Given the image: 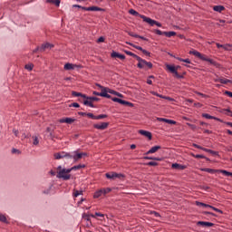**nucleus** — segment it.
Here are the masks:
<instances>
[{
    "mask_svg": "<svg viewBox=\"0 0 232 232\" xmlns=\"http://www.w3.org/2000/svg\"><path fill=\"white\" fill-rule=\"evenodd\" d=\"M70 169H62L61 166L57 168V179H63V180H70L71 175Z\"/></svg>",
    "mask_w": 232,
    "mask_h": 232,
    "instance_id": "obj_1",
    "label": "nucleus"
},
{
    "mask_svg": "<svg viewBox=\"0 0 232 232\" xmlns=\"http://www.w3.org/2000/svg\"><path fill=\"white\" fill-rule=\"evenodd\" d=\"M189 53L198 57L199 59H201L203 61L210 63L212 65H215V66L218 65V63L214 60L208 58L207 55L202 54V53H200L199 52H198L196 50L190 51Z\"/></svg>",
    "mask_w": 232,
    "mask_h": 232,
    "instance_id": "obj_2",
    "label": "nucleus"
},
{
    "mask_svg": "<svg viewBox=\"0 0 232 232\" xmlns=\"http://www.w3.org/2000/svg\"><path fill=\"white\" fill-rule=\"evenodd\" d=\"M82 157H87V153L79 152V150L69 152V159H73V162H78Z\"/></svg>",
    "mask_w": 232,
    "mask_h": 232,
    "instance_id": "obj_3",
    "label": "nucleus"
},
{
    "mask_svg": "<svg viewBox=\"0 0 232 232\" xmlns=\"http://www.w3.org/2000/svg\"><path fill=\"white\" fill-rule=\"evenodd\" d=\"M137 61L139 62L138 67H139L140 69H143V68H145L146 66H148L150 69H151L152 66H153V64H152L151 63L147 62V61L141 59L140 56L137 57Z\"/></svg>",
    "mask_w": 232,
    "mask_h": 232,
    "instance_id": "obj_4",
    "label": "nucleus"
},
{
    "mask_svg": "<svg viewBox=\"0 0 232 232\" xmlns=\"http://www.w3.org/2000/svg\"><path fill=\"white\" fill-rule=\"evenodd\" d=\"M96 86H98L99 88L102 89V92H100V96L105 97V98H108V99L111 98V96L110 94H108L109 93V92H108L109 88L108 87H103L99 83H97Z\"/></svg>",
    "mask_w": 232,
    "mask_h": 232,
    "instance_id": "obj_5",
    "label": "nucleus"
},
{
    "mask_svg": "<svg viewBox=\"0 0 232 232\" xmlns=\"http://www.w3.org/2000/svg\"><path fill=\"white\" fill-rule=\"evenodd\" d=\"M141 19H143L144 22L148 23L149 24H150L151 26H153L154 24H156L159 27H161L162 24L155 20H152L147 16H142L141 15Z\"/></svg>",
    "mask_w": 232,
    "mask_h": 232,
    "instance_id": "obj_6",
    "label": "nucleus"
},
{
    "mask_svg": "<svg viewBox=\"0 0 232 232\" xmlns=\"http://www.w3.org/2000/svg\"><path fill=\"white\" fill-rule=\"evenodd\" d=\"M73 7H78V8H82V10H85V11H104V9L102 8H100V7H97V6H92V7H82L81 5H74Z\"/></svg>",
    "mask_w": 232,
    "mask_h": 232,
    "instance_id": "obj_7",
    "label": "nucleus"
},
{
    "mask_svg": "<svg viewBox=\"0 0 232 232\" xmlns=\"http://www.w3.org/2000/svg\"><path fill=\"white\" fill-rule=\"evenodd\" d=\"M53 157L56 160H60V159H69V152H57L53 154Z\"/></svg>",
    "mask_w": 232,
    "mask_h": 232,
    "instance_id": "obj_8",
    "label": "nucleus"
},
{
    "mask_svg": "<svg viewBox=\"0 0 232 232\" xmlns=\"http://www.w3.org/2000/svg\"><path fill=\"white\" fill-rule=\"evenodd\" d=\"M109 126L108 122L97 123L93 125L95 130H106Z\"/></svg>",
    "mask_w": 232,
    "mask_h": 232,
    "instance_id": "obj_9",
    "label": "nucleus"
},
{
    "mask_svg": "<svg viewBox=\"0 0 232 232\" xmlns=\"http://www.w3.org/2000/svg\"><path fill=\"white\" fill-rule=\"evenodd\" d=\"M112 101L115 102H119L122 105L133 106V104L131 102H126V101L119 99V98H112Z\"/></svg>",
    "mask_w": 232,
    "mask_h": 232,
    "instance_id": "obj_10",
    "label": "nucleus"
},
{
    "mask_svg": "<svg viewBox=\"0 0 232 232\" xmlns=\"http://www.w3.org/2000/svg\"><path fill=\"white\" fill-rule=\"evenodd\" d=\"M198 226L203 227H213L214 223L207 222V221H198Z\"/></svg>",
    "mask_w": 232,
    "mask_h": 232,
    "instance_id": "obj_11",
    "label": "nucleus"
},
{
    "mask_svg": "<svg viewBox=\"0 0 232 232\" xmlns=\"http://www.w3.org/2000/svg\"><path fill=\"white\" fill-rule=\"evenodd\" d=\"M74 119L72 118H63L59 121V122H61V124H72V122H74Z\"/></svg>",
    "mask_w": 232,
    "mask_h": 232,
    "instance_id": "obj_12",
    "label": "nucleus"
},
{
    "mask_svg": "<svg viewBox=\"0 0 232 232\" xmlns=\"http://www.w3.org/2000/svg\"><path fill=\"white\" fill-rule=\"evenodd\" d=\"M107 179H121L122 177L121 174H118L116 172H111V173H106Z\"/></svg>",
    "mask_w": 232,
    "mask_h": 232,
    "instance_id": "obj_13",
    "label": "nucleus"
},
{
    "mask_svg": "<svg viewBox=\"0 0 232 232\" xmlns=\"http://www.w3.org/2000/svg\"><path fill=\"white\" fill-rule=\"evenodd\" d=\"M139 133H140V135H143L144 137H146L150 140H151V139H152V134L150 131L140 130Z\"/></svg>",
    "mask_w": 232,
    "mask_h": 232,
    "instance_id": "obj_14",
    "label": "nucleus"
},
{
    "mask_svg": "<svg viewBox=\"0 0 232 232\" xmlns=\"http://www.w3.org/2000/svg\"><path fill=\"white\" fill-rule=\"evenodd\" d=\"M81 65H77V64H72V63H66L64 65V69L69 71V70H74L75 68H80Z\"/></svg>",
    "mask_w": 232,
    "mask_h": 232,
    "instance_id": "obj_15",
    "label": "nucleus"
},
{
    "mask_svg": "<svg viewBox=\"0 0 232 232\" xmlns=\"http://www.w3.org/2000/svg\"><path fill=\"white\" fill-rule=\"evenodd\" d=\"M157 120H158L160 122H167V124H177V122H176L175 121L169 120V119L157 118Z\"/></svg>",
    "mask_w": 232,
    "mask_h": 232,
    "instance_id": "obj_16",
    "label": "nucleus"
},
{
    "mask_svg": "<svg viewBox=\"0 0 232 232\" xmlns=\"http://www.w3.org/2000/svg\"><path fill=\"white\" fill-rule=\"evenodd\" d=\"M159 150H161L160 146H154L146 153V155H150L152 153H156V151H158Z\"/></svg>",
    "mask_w": 232,
    "mask_h": 232,
    "instance_id": "obj_17",
    "label": "nucleus"
},
{
    "mask_svg": "<svg viewBox=\"0 0 232 232\" xmlns=\"http://www.w3.org/2000/svg\"><path fill=\"white\" fill-rule=\"evenodd\" d=\"M202 116H203L204 118H206V119H214V120L218 121V122H224L221 119L217 118V117H214V116H211V115H209V114H208V113H203Z\"/></svg>",
    "mask_w": 232,
    "mask_h": 232,
    "instance_id": "obj_18",
    "label": "nucleus"
},
{
    "mask_svg": "<svg viewBox=\"0 0 232 232\" xmlns=\"http://www.w3.org/2000/svg\"><path fill=\"white\" fill-rule=\"evenodd\" d=\"M171 168H173V169H186V166L180 165L179 163H173Z\"/></svg>",
    "mask_w": 232,
    "mask_h": 232,
    "instance_id": "obj_19",
    "label": "nucleus"
},
{
    "mask_svg": "<svg viewBox=\"0 0 232 232\" xmlns=\"http://www.w3.org/2000/svg\"><path fill=\"white\" fill-rule=\"evenodd\" d=\"M167 70L170 71L172 73H175L179 66L175 67L173 65L166 64Z\"/></svg>",
    "mask_w": 232,
    "mask_h": 232,
    "instance_id": "obj_20",
    "label": "nucleus"
},
{
    "mask_svg": "<svg viewBox=\"0 0 232 232\" xmlns=\"http://www.w3.org/2000/svg\"><path fill=\"white\" fill-rule=\"evenodd\" d=\"M53 44H50L46 43V44H43V45L41 46L40 50L43 52V51H44L45 49H51V48H53Z\"/></svg>",
    "mask_w": 232,
    "mask_h": 232,
    "instance_id": "obj_21",
    "label": "nucleus"
},
{
    "mask_svg": "<svg viewBox=\"0 0 232 232\" xmlns=\"http://www.w3.org/2000/svg\"><path fill=\"white\" fill-rule=\"evenodd\" d=\"M111 56L115 57V58H120L121 60H124L125 59V56L123 54H120V53H118L116 52H113L111 53Z\"/></svg>",
    "mask_w": 232,
    "mask_h": 232,
    "instance_id": "obj_22",
    "label": "nucleus"
},
{
    "mask_svg": "<svg viewBox=\"0 0 232 232\" xmlns=\"http://www.w3.org/2000/svg\"><path fill=\"white\" fill-rule=\"evenodd\" d=\"M86 100L83 102V104L84 105H88L92 108L94 107V105L92 104V100H89L88 97L85 98Z\"/></svg>",
    "mask_w": 232,
    "mask_h": 232,
    "instance_id": "obj_23",
    "label": "nucleus"
},
{
    "mask_svg": "<svg viewBox=\"0 0 232 232\" xmlns=\"http://www.w3.org/2000/svg\"><path fill=\"white\" fill-rule=\"evenodd\" d=\"M202 171H207V173H212V174H214V173H218L219 170L206 168V169H203Z\"/></svg>",
    "mask_w": 232,
    "mask_h": 232,
    "instance_id": "obj_24",
    "label": "nucleus"
},
{
    "mask_svg": "<svg viewBox=\"0 0 232 232\" xmlns=\"http://www.w3.org/2000/svg\"><path fill=\"white\" fill-rule=\"evenodd\" d=\"M103 195L102 188L97 190L94 194V198H99Z\"/></svg>",
    "mask_w": 232,
    "mask_h": 232,
    "instance_id": "obj_25",
    "label": "nucleus"
},
{
    "mask_svg": "<svg viewBox=\"0 0 232 232\" xmlns=\"http://www.w3.org/2000/svg\"><path fill=\"white\" fill-rule=\"evenodd\" d=\"M96 217L101 218H104V214L100 213V212H96L94 215L91 214V218H96Z\"/></svg>",
    "mask_w": 232,
    "mask_h": 232,
    "instance_id": "obj_26",
    "label": "nucleus"
},
{
    "mask_svg": "<svg viewBox=\"0 0 232 232\" xmlns=\"http://www.w3.org/2000/svg\"><path fill=\"white\" fill-rule=\"evenodd\" d=\"M213 9H214L216 12L221 13L222 11L225 10V7L222 6V5H216V6L213 7Z\"/></svg>",
    "mask_w": 232,
    "mask_h": 232,
    "instance_id": "obj_27",
    "label": "nucleus"
},
{
    "mask_svg": "<svg viewBox=\"0 0 232 232\" xmlns=\"http://www.w3.org/2000/svg\"><path fill=\"white\" fill-rule=\"evenodd\" d=\"M129 13H130V14L134 15V16H139V17H140V18H141V16H145V15H143V14H140L138 12H136V11L133 10V9H130V10L129 11Z\"/></svg>",
    "mask_w": 232,
    "mask_h": 232,
    "instance_id": "obj_28",
    "label": "nucleus"
},
{
    "mask_svg": "<svg viewBox=\"0 0 232 232\" xmlns=\"http://www.w3.org/2000/svg\"><path fill=\"white\" fill-rule=\"evenodd\" d=\"M82 168H85V165L80 164V165H77V166H73L70 169H71V171H73V170H76V169H82Z\"/></svg>",
    "mask_w": 232,
    "mask_h": 232,
    "instance_id": "obj_29",
    "label": "nucleus"
},
{
    "mask_svg": "<svg viewBox=\"0 0 232 232\" xmlns=\"http://www.w3.org/2000/svg\"><path fill=\"white\" fill-rule=\"evenodd\" d=\"M47 3L53 4L56 6L60 5L61 1L60 0H46Z\"/></svg>",
    "mask_w": 232,
    "mask_h": 232,
    "instance_id": "obj_30",
    "label": "nucleus"
},
{
    "mask_svg": "<svg viewBox=\"0 0 232 232\" xmlns=\"http://www.w3.org/2000/svg\"><path fill=\"white\" fill-rule=\"evenodd\" d=\"M0 222L7 224V219L5 215H3L2 213H0Z\"/></svg>",
    "mask_w": 232,
    "mask_h": 232,
    "instance_id": "obj_31",
    "label": "nucleus"
},
{
    "mask_svg": "<svg viewBox=\"0 0 232 232\" xmlns=\"http://www.w3.org/2000/svg\"><path fill=\"white\" fill-rule=\"evenodd\" d=\"M218 173H223L226 177H232V172H228L227 170H218Z\"/></svg>",
    "mask_w": 232,
    "mask_h": 232,
    "instance_id": "obj_32",
    "label": "nucleus"
},
{
    "mask_svg": "<svg viewBox=\"0 0 232 232\" xmlns=\"http://www.w3.org/2000/svg\"><path fill=\"white\" fill-rule=\"evenodd\" d=\"M103 196H106L107 194L111 192V188H102Z\"/></svg>",
    "mask_w": 232,
    "mask_h": 232,
    "instance_id": "obj_33",
    "label": "nucleus"
},
{
    "mask_svg": "<svg viewBox=\"0 0 232 232\" xmlns=\"http://www.w3.org/2000/svg\"><path fill=\"white\" fill-rule=\"evenodd\" d=\"M144 159H145L146 160H159V161H160V160H161V159H160V158H156V157H148V156L144 157Z\"/></svg>",
    "mask_w": 232,
    "mask_h": 232,
    "instance_id": "obj_34",
    "label": "nucleus"
},
{
    "mask_svg": "<svg viewBox=\"0 0 232 232\" xmlns=\"http://www.w3.org/2000/svg\"><path fill=\"white\" fill-rule=\"evenodd\" d=\"M219 82L223 84H227L228 82H232V81L226 78H219Z\"/></svg>",
    "mask_w": 232,
    "mask_h": 232,
    "instance_id": "obj_35",
    "label": "nucleus"
},
{
    "mask_svg": "<svg viewBox=\"0 0 232 232\" xmlns=\"http://www.w3.org/2000/svg\"><path fill=\"white\" fill-rule=\"evenodd\" d=\"M32 139L34 140L33 141L34 146H38V144H39L38 137L37 136H33Z\"/></svg>",
    "mask_w": 232,
    "mask_h": 232,
    "instance_id": "obj_36",
    "label": "nucleus"
},
{
    "mask_svg": "<svg viewBox=\"0 0 232 232\" xmlns=\"http://www.w3.org/2000/svg\"><path fill=\"white\" fill-rule=\"evenodd\" d=\"M72 94L73 96H75V97L81 96V97H82V98H86V95L82 94L81 92H72Z\"/></svg>",
    "mask_w": 232,
    "mask_h": 232,
    "instance_id": "obj_37",
    "label": "nucleus"
},
{
    "mask_svg": "<svg viewBox=\"0 0 232 232\" xmlns=\"http://www.w3.org/2000/svg\"><path fill=\"white\" fill-rule=\"evenodd\" d=\"M224 49H225L226 51L232 52V44H224Z\"/></svg>",
    "mask_w": 232,
    "mask_h": 232,
    "instance_id": "obj_38",
    "label": "nucleus"
},
{
    "mask_svg": "<svg viewBox=\"0 0 232 232\" xmlns=\"http://www.w3.org/2000/svg\"><path fill=\"white\" fill-rule=\"evenodd\" d=\"M91 215L90 214H82V218L88 222L91 221V218H90Z\"/></svg>",
    "mask_w": 232,
    "mask_h": 232,
    "instance_id": "obj_39",
    "label": "nucleus"
},
{
    "mask_svg": "<svg viewBox=\"0 0 232 232\" xmlns=\"http://www.w3.org/2000/svg\"><path fill=\"white\" fill-rule=\"evenodd\" d=\"M82 195V191L74 190L73 191V197L78 198L79 196Z\"/></svg>",
    "mask_w": 232,
    "mask_h": 232,
    "instance_id": "obj_40",
    "label": "nucleus"
},
{
    "mask_svg": "<svg viewBox=\"0 0 232 232\" xmlns=\"http://www.w3.org/2000/svg\"><path fill=\"white\" fill-rule=\"evenodd\" d=\"M150 93L153 94V95H155V96L163 98V99H169V98H168V97H165V96H163V95L159 94V93L156 92H150Z\"/></svg>",
    "mask_w": 232,
    "mask_h": 232,
    "instance_id": "obj_41",
    "label": "nucleus"
},
{
    "mask_svg": "<svg viewBox=\"0 0 232 232\" xmlns=\"http://www.w3.org/2000/svg\"><path fill=\"white\" fill-rule=\"evenodd\" d=\"M165 35L167 37H171V36L176 35V33L175 32H165Z\"/></svg>",
    "mask_w": 232,
    "mask_h": 232,
    "instance_id": "obj_42",
    "label": "nucleus"
},
{
    "mask_svg": "<svg viewBox=\"0 0 232 232\" xmlns=\"http://www.w3.org/2000/svg\"><path fill=\"white\" fill-rule=\"evenodd\" d=\"M104 118H107L106 114H101V115L95 116V120H102Z\"/></svg>",
    "mask_w": 232,
    "mask_h": 232,
    "instance_id": "obj_43",
    "label": "nucleus"
},
{
    "mask_svg": "<svg viewBox=\"0 0 232 232\" xmlns=\"http://www.w3.org/2000/svg\"><path fill=\"white\" fill-rule=\"evenodd\" d=\"M177 59L180 62H184V63H191L189 59H182V58H179V57H178Z\"/></svg>",
    "mask_w": 232,
    "mask_h": 232,
    "instance_id": "obj_44",
    "label": "nucleus"
},
{
    "mask_svg": "<svg viewBox=\"0 0 232 232\" xmlns=\"http://www.w3.org/2000/svg\"><path fill=\"white\" fill-rule=\"evenodd\" d=\"M192 157H194L195 159H206V157L204 155H200V154H193Z\"/></svg>",
    "mask_w": 232,
    "mask_h": 232,
    "instance_id": "obj_45",
    "label": "nucleus"
},
{
    "mask_svg": "<svg viewBox=\"0 0 232 232\" xmlns=\"http://www.w3.org/2000/svg\"><path fill=\"white\" fill-rule=\"evenodd\" d=\"M155 34H159V35H165L166 32H162L159 29L155 30Z\"/></svg>",
    "mask_w": 232,
    "mask_h": 232,
    "instance_id": "obj_46",
    "label": "nucleus"
},
{
    "mask_svg": "<svg viewBox=\"0 0 232 232\" xmlns=\"http://www.w3.org/2000/svg\"><path fill=\"white\" fill-rule=\"evenodd\" d=\"M125 53H126L128 55H130V56H132V57H134V58H136V59H137V57H140V56H138V55H136V54H134L133 53L129 52V51H126Z\"/></svg>",
    "mask_w": 232,
    "mask_h": 232,
    "instance_id": "obj_47",
    "label": "nucleus"
},
{
    "mask_svg": "<svg viewBox=\"0 0 232 232\" xmlns=\"http://www.w3.org/2000/svg\"><path fill=\"white\" fill-rule=\"evenodd\" d=\"M211 209H213L214 211H216L217 213H219V214H223V211L221 210V209H219V208H215V207H213V208H211Z\"/></svg>",
    "mask_w": 232,
    "mask_h": 232,
    "instance_id": "obj_48",
    "label": "nucleus"
},
{
    "mask_svg": "<svg viewBox=\"0 0 232 232\" xmlns=\"http://www.w3.org/2000/svg\"><path fill=\"white\" fill-rule=\"evenodd\" d=\"M147 166H158V162H156V161H150L149 163H147Z\"/></svg>",
    "mask_w": 232,
    "mask_h": 232,
    "instance_id": "obj_49",
    "label": "nucleus"
},
{
    "mask_svg": "<svg viewBox=\"0 0 232 232\" xmlns=\"http://www.w3.org/2000/svg\"><path fill=\"white\" fill-rule=\"evenodd\" d=\"M34 65L33 64H26L25 65V69L28 71H32L33 70Z\"/></svg>",
    "mask_w": 232,
    "mask_h": 232,
    "instance_id": "obj_50",
    "label": "nucleus"
},
{
    "mask_svg": "<svg viewBox=\"0 0 232 232\" xmlns=\"http://www.w3.org/2000/svg\"><path fill=\"white\" fill-rule=\"evenodd\" d=\"M86 115H87L88 117H90V118L93 119V120H96V116H95V115H93V114H92V113H91V112L86 113Z\"/></svg>",
    "mask_w": 232,
    "mask_h": 232,
    "instance_id": "obj_51",
    "label": "nucleus"
},
{
    "mask_svg": "<svg viewBox=\"0 0 232 232\" xmlns=\"http://www.w3.org/2000/svg\"><path fill=\"white\" fill-rule=\"evenodd\" d=\"M129 35H130V36H132V37H135V38L140 37V35L135 34H133V33H131V32L129 33Z\"/></svg>",
    "mask_w": 232,
    "mask_h": 232,
    "instance_id": "obj_52",
    "label": "nucleus"
},
{
    "mask_svg": "<svg viewBox=\"0 0 232 232\" xmlns=\"http://www.w3.org/2000/svg\"><path fill=\"white\" fill-rule=\"evenodd\" d=\"M88 99L92 101V102L99 100L97 97H88Z\"/></svg>",
    "mask_w": 232,
    "mask_h": 232,
    "instance_id": "obj_53",
    "label": "nucleus"
},
{
    "mask_svg": "<svg viewBox=\"0 0 232 232\" xmlns=\"http://www.w3.org/2000/svg\"><path fill=\"white\" fill-rule=\"evenodd\" d=\"M196 205L198 207H203V206H205V203H202V202H199V201H196Z\"/></svg>",
    "mask_w": 232,
    "mask_h": 232,
    "instance_id": "obj_54",
    "label": "nucleus"
},
{
    "mask_svg": "<svg viewBox=\"0 0 232 232\" xmlns=\"http://www.w3.org/2000/svg\"><path fill=\"white\" fill-rule=\"evenodd\" d=\"M145 55H147V56H150V52H148V51H146V50H142L141 51Z\"/></svg>",
    "mask_w": 232,
    "mask_h": 232,
    "instance_id": "obj_55",
    "label": "nucleus"
},
{
    "mask_svg": "<svg viewBox=\"0 0 232 232\" xmlns=\"http://www.w3.org/2000/svg\"><path fill=\"white\" fill-rule=\"evenodd\" d=\"M108 93H111V94H116V92L115 91H113V90H111V89H110V88H108Z\"/></svg>",
    "mask_w": 232,
    "mask_h": 232,
    "instance_id": "obj_56",
    "label": "nucleus"
},
{
    "mask_svg": "<svg viewBox=\"0 0 232 232\" xmlns=\"http://www.w3.org/2000/svg\"><path fill=\"white\" fill-rule=\"evenodd\" d=\"M194 148H197L198 150H203V147L198 145V144H193Z\"/></svg>",
    "mask_w": 232,
    "mask_h": 232,
    "instance_id": "obj_57",
    "label": "nucleus"
},
{
    "mask_svg": "<svg viewBox=\"0 0 232 232\" xmlns=\"http://www.w3.org/2000/svg\"><path fill=\"white\" fill-rule=\"evenodd\" d=\"M225 93L228 95L229 97H232V92L226 91Z\"/></svg>",
    "mask_w": 232,
    "mask_h": 232,
    "instance_id": "obj_58",
    "label": "nucleus"
},
{
    "mask_svg": "<svg viewBox=\"0 0 232 232\" xmlns=\"http://www.w3.org/2000/svg\"><path fill=\"white\" fill-rule=\"evenodd\" d=\"M104 37H100L99 39H98V43H103L104 42Z\"/></svg>",
    "mask_w": 232,
    "mask_h": 232,
    "instance_id": "obj_59",
    "label": "nucleus"
},
{
    "mask_svg": "<svg viewBox=\"0 0 232 232\" xmlns=\"http://www.w3.org/2000/svg\"><path fill=\"white\" fill-rule=\"evenodd\" d=\"M13 133L15 135V137H17L19 132H18V130L14 129L13 130Z\"/></svg>",
    "mask_w": 232,
    "mask_h": 232,
    "instance_id": "obj_60",
    "label": "nucleus"
},
{
    "mask_svg": "<svg viewBox=\"0 0 232 232\" xmlns=\"http://www.w3.org/2000/svg\"><path fill=\"white\" fill-rule=\"evenodd\" d=\"M72 105L73 107H75V108L80 107V105H79L77 102H73Z\"/></svg>",
    "mask_w": 232,
    "mask_h": 232,
    "instance_id": "obj_61",
    "label": "nucleus"
},
{
    "mask_svg": "<svg viewBox=\"0 0 232 232\" xmlns=\"http://www.w3.org/2000/svg\"><path fill=\"white\" fill-rule=\"evenodd\" d=\"M174 73H175L177 78H182V76L179 74L178 71L176 72H174Z\"/></svg>",
    "mask_w": 232,
    "mask_h": 232,
    "instance_id": "obj_62",
    "label": "nucleus"
},
{
    "mask_svg": "<svg viewBox=\"0 0 232 232\" xmlns=\"http://www.w3.org/2000/svg\"><path fill=\"white\" fill-rule=\"evenodd\" d=\"M218 48H223L224 49V44H217Z\"/></svg>",
    "mask_w": 232,
    "mask_h": 232,
    "instance_id": "obj_63",
    "label": "nucleus"
},
{
    "mask_svg": "<svg viewBox=\"0 0 232 232\" xmlns=\"http://www.w3.org/2000/svg\"><path fill=\"white\" fill-rule=\"evenodd\" d=\"M134 48H136L137 50H140V51H141V52H142V50H143L140 46H137V45H135Z\"/></svg>",
    "mask_w": 232,
    "mask_h": 232,
    "instance_id": "obj_64",
    "label": "nucleus"
}]
</instances>
